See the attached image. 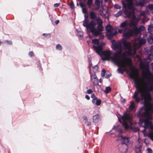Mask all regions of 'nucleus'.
<instances>
[{"instance_id": "obj_13", "label": "nucleus", "mask_w": 153, "mask_h": 153, "mask_svg": "<svg viewBox=\"0 0 153 153\" xmlns=\"http://www.w3.org/2000/svg\"><path fill=\"white\" fill-rule=\"evenodd\" d=\"M102 2L100 0H95V4L97 5V7L95 8L96 10H98L100 7V4H102Z\"/></svg>"}, {"instance_id": "obj_36", "label": "nucleus", "mask_w": 153, "mask_h": 153, "mask_svg": "<svg viewBox=\"0 0 153 153\" xmlns=\"http://www.w3.org/2000/svg\"><path fill=\"white\" fill-rule=\"evenodd\" d=\"M28 55L30 56L31 57H32V56H33L34 53L33 52L30 51L29 52Z\"/></svg>"}, {"instance_id": "obj_10", "label": "nucleus", "mask_w": 153, "mask_h": 153, "mask_svg": "<svg viewBox=\"0 0 153 153\" xmlns=\"http://www.w3.org/2000/svg\"><path fill=\"white\" fill-rule=\"evenodd\" d=\"M92 42L94 45L93 46V48L94 46H100V45H101V46L103 48V46L105 45V43L104 42H102V43L99 44V40L97 39H93L92 41Z\"/></svg>"}, {"instance_id": "obj_48", "label": "nucleus", "mask_w": 153, "mask_h": 153, "mask_svg": "<svg viewBox=\"0 0 153 153\" xmlns=\"http://www.w3.org/2000/svg\"><path fill=\"white\" fill-rule=\"evenodd\" d=\"M103 37H104V36L103 35H101L100 36V38L101 39H103Z\"/></svg>"}, {"instance_id": "obj_3", "label": "nucleus", "mask_w": 153, "mask_h": 153, "mask_svg": "<svg viewBox=\"0 0 153 153\" xmlns=\"http://www.w3.org/2000/svg\"><path fill=\"white\" fill-rule=\"evenodd\" d=\"M122 4L123 5L122 9L124 14L127 17H131V18L130 22L126 20L120 24V27L121 29L119 30L118 32L121 33L123 32V36L128 39L132 36V29H130L128 26L133 27L137 20L134 21L135 16L134 11L135 9L133 7L131 0H124L123 1Z\"/></svg>"}, {"instance_id": "obj_37", "label": "nucleus", "mask_w": 153, "mask_h": 153, "mask_svg": "<svg viewBox=\"0 0 153 153\" xmlns=\"http://www.w3.org/2000/svg\"><path fill=\"white\" fill-rule=\"evenodd\" d=\"M92 92V91L91 89H88L87 91V93L88 94H90Z\"/></svg>"}, {"instance_id": "obj_55", "label": "nucleus", "mask_w": 153, "mask_h": 153, "mask_svg": "<svg viewBox=\"0 0 153 153\" xmlns=\"http://www.w3.org/2000/svg\"><path fill=\"white\" fill-rule=\"evenodd\" d=\"M105 8H107V7L105 6Z\"/></svg>"}, {"instance_id": "obj_19", "label": "nucleus", "mask_w": 153, "mask_h": 153, "mask_svg": "<svg viewBox=\"0 0 153 153\" xmlns=\"http://www.w3.org/2000/svg\"><path fill=\"white\" fill-rule=\"evenodd\" d=\"M83 120L84 122L88 126H89L91 125V123L90 121H88V119L86 117H83Z\"/></svg>"}, {"instance_id": "obj_6", "label": "nucleus", "mask_w": 153, "mask_h": 153, "mask_svg": "<svg viewBox=\"0 0 153 153\" xmlns=\"http://www.w3.org/2000/svg\"><path fill=\"white\" fill-rule=\"evenodd\" d=\"M113 128L117 130L120 133L118 137L119 138L118 140H120V142L122 144H126V145L129 146L130 145V139L129 137L123 136L120 134L122 132V130L120 126H114Z\"/></svg>"}, {"instance_id": "obj_20", "label": "nucleus", "mask_w": 153, "mask_h": 153, "mask_svg": "<svg viewBox=\"0 0 153 153\" xmlns=\"http://www.w3.org/2000/svg\"><path fill=\"white\" fill-rule=\"evenodd\" d=\"M85 1L87 2L88 7L91 8L92 5V0H84Z\"/></svg>"}, {"instance_id": "obj_30", "label": "nucleus", "mask_w": 153, "mask_h": 153, "mask_svg": "<svg viewBox=\"0 0 153 153\" xmlns=\"http://www.w3.org/2000/svg\"><path fill=\"white\" fill-rule=\"evenodd\" d=\"M105 69H103L102 70V73H101V76L102 77H104L105 76Z\"/></svg>"}, {"instance_id": "obj_16", "label": "nucleus", "mask_w": 153, "mask_h": 153, "mask_svg": "<svg viewBox=\"0 0 153 153\" xmlns=\"http://www.w3.org/2000/svg\"><path fill=\"white\" fill-rule=\"evenodd\" d=\"M99 119V116L98 115H96L93 116V122L94 123H97Z\"/></svg>"}, {"instance_id": "obj_18", "label": "nucleus", "mask_w": 153, "mask_h": 153, "mask_svg": "<svg viewBox=\"0 0 153 153\" xmlns=\"http://www.w3.org/2000/svg\"><path fill=\"white\" fill-rule=\"evenodd\" d=\"M135 108V105L134 102L133 101H131L130 102V105L129 107V109L130 111H132Z\"/></svg>"}, {"instance_id": "obj_56", "label": "nucleus", "mask_w": 153, "mask_h": 153, "mask_svg": "<svg viewBox=\"0 0 153 153\" xmlns=\"http://www.w3.org/2000/svg\"><path fill=\"white\" fill-rule=\"evenodd\" d=\"M88 44H89V42L88 41Z\"/></svg>"}, {"instance_id": "obj_33", "label": "nucleus", "mask_w": 153, "mask_h": 153, "mask_svg": "<svg viewBox=\"0 0 153 153\" xmlns=\"http://www.w3.org/2000/svg\"><path fill=\"white\" fill-rule=\"evenodd\" d=\"M136 153H141L140 150V148H137L135 149Z\"/></svg>"}, {"instance_id": "obj_9", "label": "nucleus", "mask_w": 153, "mask_h": 153, "mask_svg": "<svg viewBox=\"0 0 153 153\" xmlns=\"http://www.w3.org/2000/svg\"><path fill=\"white\" fill-rule=\"evenodd\" d=\"M91 82L94 85H98V81L95 74H93L91 75Z\"/></svg>"}, {"instance_id": "obj_1", "label": "nucleus", "mask_w": 153, "mask_h": 153, "mask_svg": "<svg viewBox=\"0 0 153 153\" xmlns=\"http://www.w3.org/2000/svg\"><path fill=\"white\" fill-rule=\"evenodd\" d=\"M140 67L142 70L143 77H139L138 70L134 67H131L130 76L133 79L135 85L137 90L134 92L133 98L136 101L139 102L142 100L144 107L142 108L138 113L140 118L139 123L140 126L144 123V129L142 132L145 136H146L145 132L146 128L153 129V126L151 120L152 119L150 110L152 108L151 104V96L149 92L153 90V75L150 72L148 67L144 63L140 61Z\"/></svg>"}, {"instance_id": "obj_38", "label": "nucleus", "mask_w": 153, "mask_h": 153, "mask_svg": "<svg viewBox=\"0 0 153 153\" xmlns=\"http://www.w3.org/2000/svg\"><path fill=\"white\" fill-rule=\"evenodd\" d=\"M148 20V19L146 17L144 18L142 20V22L144 23H145V21H147Z\"/></svg>"}, {"instance_id": "obj_23", "label": "nucleus", "mask_w": 153, "mask_h": 153, "mask_svg": "<svg viewBox=\"0 0 153 153\" xmlns=\"http://www.w3.org/2000/svg\"><path fill=\"white\" fill-rule=\"evenodd\" d=\"M93 71L94 72V74H95V73H97V72L98 71V67L97 65H95V66L93 68Z\"/></svg>"}, {"instance_id": "obj_31", "label": "nucleus", "mask_w": 153, "mask_h": 153, "mask_svg": "<svg viewBox=\"0 0 153 153\" xmlns=\"http://www.w3.org/2000/svg\"><path fill=\"white\" fill-rule=\"evenodd\" d=\"M148 58L152 60H153V54H150L148 56Z\"/></svg>"}, {"instance_id": "obj_7", "label": "nucleus", "mask_w": 153, "mask_h": 153, "mask_svg": "<svg viewBox=\"0 0 153 153\" xmlns=\"http://www.w3.org/2000/svg\"><path fill=\"white\" fill-rule=\"evenodd\" d=\"M140 19V17H137L135 16L134 21L137 20V22L135 25L134 26L133 28L132 29V36L136 35L139 34L141 31H143L145 29V27L143 26H141L138 28L137 26Z\"/></svg>"}, {"instance_id": "obj_26", "label": "nucleus", "mask_w": 153, "mask_h": 153, "mask_svg": "<svg viewBox=\"0 0 153 153\" xmlns=\"http://www.w3.org/2000/svg\"><path fill=\"white\" fill-rule=\"evenodd\" d=\"M123 12L122 10H120L117 13L114 15V16L117 17L120 16L122 13Z\"/></svg>"}, {"instance_id": "obj_25", "label": "nucleus", "mask_w": 153, "mask_h": 153, "mask_svg": "<svg viewBox=\"0 0 153 153\" xmlns=\"http://www.w3.org/2000/svg\"><path fill=\"white\" fill-rule=\"evenodd\" d=\"M148 137H149L150 139L153 141V132H150L147 134Z\"/></svg>"}, {"instance_id": "obj_51", "label": "nucleus", "mask_w": 153, "mask_h": 153, "mask_svg": "<svg viewBox=\"0 0 153 153\" xmlns=\"http://www.w3.org/2000/svg\"><path fill=\"white\" fill-rule=\"evenodd\" d=\"M110 75H109L108 76V77H107V76H106V78H108V77H110Z\"/></svg>"}, {"instance_id": "obj_39", "label": "nucleus", "mask_w": 153, "mask_h": 153, "mask_svg": "<svg viewBox=\"0 0 153 153\" xmlns=\"http://www.w3.org/2000/svg\"><path fill=\"white\" fill-rule=\"evenodd\" d=\"M60 4L59 3H55L54 4V7H57L59 6Z\"/></svg>"}, {"instance_id": "obj_47", "label": "nucleus", "mask_w": 153, "mask_h": 153, "mask_svg": "<svg viewBox=\"0 0 153 153\" xmlns=\"http://www.w3.org/2000/svg\"><path fill=\"white\" fill-rule=\"evenodd\" d=\"M59 22V21L58 20H56L55 21V23L56 24H58Z\"/></svg>"}, {"instance_id": "obj_53", "label": "nucleus", "mask_w": 153, "mask_h": 153, "mask_svg": "<svg viewBox=\"0 0 153 153\" xmlns=\"http://www.w3.org/2000/svg\"><path fill=\"white\" fill-rule=\"evenodd\" d=\"M45 34H46L45 33H43L42 35L43 36H45Z\"/></svg>"}, {"instance_id": "obj_54", "label": "nucleus", "mask_w": 153, "mask_h": 153, "mask_svg": "<svg viewBox=\"0 0 153 153\" xmlns=\"http://www.w3.org/2000/svg\"><path fill=\"white\" fill-rule=\"evenodd\" d=\"M105 1H107V0H105Z\"/></svg>"}, {"instance_id": "obj_50", "label": "nucleus", "mask_w": 153, "mask_h": 153, "mask_svg": "<svg viewBox=\"0 0 153 153\" xmlns=\"http://www.w3.org/2000/svg\"><path fill=\"white\" fill-rule=\"evenodd\" d=\"M137 57H138V59H140V56H137Z\"/></svg>"}, {"instance_id": "obj_24", "label": "nucleus", "mask_w": 153, "mask_h": 153, "mask_svg": "<svg viewBox=\"0 0 153 153\" xmlns=\"http://www.w3.org/2000/svg\"><path fill=\"white\" fill-rule=\"evenodd\" d=\"M111 90V88L110 87H107L105 88V89L104 91V92L106 94L108 93Z\"/></svg>"}, {"instance_id": "obj_42", "label": "nucleus", "mask_w": 153, "mask_h": 153, "mask_svg": "<svg viewBox=\"0 0 153 153\" xmlns=\"http://www.w3.org/2000/svg\"><path fill=\"white\" fill-rule=\"evenodd\" d=\"M91 97L93 99H94L95 98H97L96 97L95 95L94 94L91 95Z\"/></svg>"}, {"instance_id": "obj_40", "label": "nucleus", "mask_w": 153, "mask_h": 153, "mask_svg": "<svg viewBox=\"0 0 153 153\" xmlns=\"http://www.w3.org/2000/svg\"><path fill=\"white\" fill-rule=\"evenodd\" d=\"M147 151L148 153H152V151L150 148H148L147 149Z\"/></svg>"}, {"instance_id": "obj_29", "label": "nucleus", "mask_w": 153, "mask_h": 153, "mask_svg": "<svg viewBox=\"0 0 153 153\" xmlns=\"http://www.w3.org/2000/svg\"><path fill=\"white\" fill-rule=\"evenodd\" d=\"M147 13H148L147 12L141 11L140 13V15L141 16H144Z\"/></svg>"}, {"instance_id": "obj_43", "label": "nucleus", "mask_w": 153, "mask_h": 153, "mask_svg": "<svg viewBox=\"0 0 153 153\" xmlns=\"http://www.w3.org/2000/svg\"><path fill=\"white\" fill-rule=\"evenodd\" d=\"M150 51L152 52H153V45H152L150 49Z\"/></svg>"}, {"instance_id": "obj_28", "label": "nucleus", "mask_w": 153, "mask_h": 153, "mask_svg": "<svg viewBox=\"0 0 153 153\" xmlns=\"http://www.w3.org/2000/svg\"><path fill=\"white\" fill-rule=\"evenodd\" d=\"M114 7L115 8L118 9H120L121 8L120 5L117 4H116L114 5Z\"/></svg>"}, {"instance_id": "obj_15", "label": "nucleus", "mask_w": 153, "mask_h": 153, "mask_svg": "<svg viewBox=\"0 0 153 153\" xmlns=\"http://www.w3.org/2000/svg\"><path fill=\"white\" fill-rule=\"evenodd\" d=\"M103 10H100V15L102 16L103 17L105 18H106L108 17V13L107 10H106V14H104L103 13Z\"/></svg>"}, {"instance_id": "obj_21", "label": "nucleus", "mask_w": 153, "mask_h": 153, "mask_svg": "<svg viewBox=\"0 0 153 153\" xmlns=\"http://www.w3.org/2000/svg\"><path fill=\"white\" fill-rule=\"evenodd\" d=\"M148 41L149 43L152 44L153 43V37L151 36H149L148 38Z\"/></svg>"}, {"instance_id": "obj_46", "label": "nucleus", "mask_w": 153, "mask_h": 153, "mask_svg": "<svg viewBox=\"0 0 153 153\" xmlns=\"http://www.w3.org/2000/svg\"><path fill=\"white\" fill-rule=\"evenodd\" d=\"M89 68L91 67V65H92V63L91 62H89Z\"/></svg>"}, {"instance_id": "obj_12", "label": "nucleus", "mask_w": 153, "mask_h": 153, "mask_svg": "<svg viewBox=\"0 0 153 153\" xmlns=\"http://www.w3.org/2000/svg\"><path fill=\"white\" fill-rule=\"evenodd\" d=\"M92 102L94 104L99 106L101 104V102L100 100L97 98H95L94 99H93Z\"/></svg>"}, {"instance_id": "obj_44", "label": "nucleus", "mask_w": 153, "mask_h": 153, "mask_svg": "<svg viewBox=\"0 0 153 153\" xmlns=\"http://www.w3.org/2000/svg\"><path fill=\"white\" fill-rule=\"evenodd\" d=\"M85 97L88 100H89L90 99V97L88 95H86L85 96Z\"/></svg>"}, {"instance_id": "obj_34", "label": "nucleus", "mask_w": 153, "mask_h": 153, "mask_svg": "<svg viewBox=\"0 0 153 153\" xmlns=\"http://www.w3.org/2000/svg\"><path fill=\"white\" fill-rule=\"evenodd\" d=\"M149 8L151 10H153V4H150L148 5Z\"/></svg>"}, {"instance_id": "obj_27", "label": "nucleus", "mask_w": 153, "mask_h": 153, "mask_svg": "<svg viewBox=\"0 0 153 153\" xmlns=\"http://www.w3.org/2000/svg\"><path fill=\"white\" fill-rule=\"evenodd\" d=\"M148 30L149 32H151L153 30V26L152 25H149L148 26Z\"/></svg>"}, {"instance_id": "obj_17", "label": "nucleus", "mask_w": 153, "mask_h": 153, "mask_svg": "<svg viewBox=\"0 0 153 153\" xmlns=\"http://www.w3.org/2000/svg\"><path fill=\"white\" fill-rule=\"evenodd\" d=\"M80 6L82 8V10L83 13L85 14H86L87 11L86 8L85 7V5L84 4L82 3H80Z\"/></svg>"}, {"instance_id": "obj_14", "label": "nucleus", "mask_w": 153, "mask_h": 153, "mask_svg": "<svg viewBox=\"0 0 153 153\" xmlns=\"http://www.w3.org/2000/svg\"><path fill=\"white\" fill-rule=\"evenodd\" d=\"M90 16L91 19H95L96 21V18L98 17H97L96 14L93 11H91L90 12Z\"/></svg>"}, {"instance_id": "obj_2", "label": "nucleus", "mask_w": 153, "mask_h": 153, "mask_svg": "<svg viewBox=\"0 0 153 153\" xmlns=\"http://www.w3.org/2000/svg\"><path fill=\"white\" fill-rule=\"evenodd\" d=\"M146 42L144 39H135L133 42V48L131 47L130 43L124 42L123 47L127 51L122 53V47L120 42H116L114 41H112V48L117 51L114 53L111 56L112 52L107 50L102 51L103 48L101 45L98 46H94V48L96 53L101 56L103 60H111L118 66L123 68V69L120 68L118 69V72L123 74L124 71L127 70V67H129L131 70L132 65L131 61L130 59L127 57L128 55L132 56L136 53V50L141 45Z\"/></svg>"}, {"instance_id": "obj_35", "label": "nucleus", "mask_w": 153, "mask_h": 153, "mask_svg": "<svg viewBox=\"0 0 153 153\" xmlns=\"http://www.w3.org/2000/svg\"><path fill=\"white\" fill-rule=\"evenodd\" d=\"M78 35L80 36H82L83 35V33L82 32V31H79L78 32Z\"/></svg>"}, {"instance_id": "obj_45", "label": "nucleus", "mask_w": 153, "mask_h": 153, "mask_svg": "<svg viewBox=\"0 0 153 153\" xmlns=\"http://www.w3.org/2000/svg\"><path fill=\"white\" fill-rule=\"evenodd\" d=\"M153 112V105L152 106V108L150 110V113L151 114V113Z\"/></svg>"}, {"instance_id": "obj_8", "label": "nucleus", "mask_w": 153, "mask_h": 153, "mask_svg": "<svg viewBox=\"0 0 153 153\" xmlns=\"http://www.w3.org/2000/svg\"><path fill=\"white\" fill-rule=\"evenodd\" d=\"M107 31V35L109 39H111L112 37L115 36L117 34V32L115 31L111 27L110 25H108L106 27Z\"/></svg>"}, {"instance_id": "obj_4", "label": "nucleus", "mask_w": 153, "mask_h": 153, "mask_svg": "<svg viewBox=\"0 0 153 153\" xmlns=\"http://www.w3.org/2000/svg\"><path fill=\"white\" fill-rule=\"evenodd\" d=\"M83 21V25L86 28L87 32L91 33L95 36H97L101 34V32L104 30V27L102 25L103 21L100 17L96 18V22L97 25V24L94 21H91L89 22L88 20L85 18Z\"/></svg>"}, {"instance_id": "obj_22", "label": "nucleus", "mask_w": 153, "mask_h": 153, "mask_svg": "<svg viewBox=\"0 0 153 153\" xmlns=\"http://www.w3.org/2000/svg\"><path fill=\"white\" fill-rule=\"evenodd\" d=\"M56 49L57 50L61 51L62 49V47L59 44H58L56 46Z\"/></svg>"}, {"instance_id": "obj_5", "label": "nucleus", "mask_w": 153, "mask_h": 153, "mask_svg": "<svg viewBox=\"0 0 153 153\" xmlns=\"http://www.w3.org/2000/svg\"><path fill=\"white\" fill-rule=\"evenodd\" d=\"M119 121L120 123L122 122L120 119L118 118ZM122 124L124 126L126 129H128L131 127L132 124L131 120L132 119V116L127 112L124 114V115L122 117Z\"/></svg>"}, {"instance_id": "obj_41", "label": "nucleus", "mask_w": 153, "mask_h": 153, "mask_svg": "<svg viewBox=\"0 0 153 153\" xmlns=\"http://www.w3.org/2000/svg\"><path fill=\"white\" fill-rule=\"evenodd\" d=\"M70 7L72 8V9H73L74 8V4H73V3H71L70 4Z\"/></svg>"}, {"instance_id": "obj_49", "label": "nucleus", "mask_w": 153, "mask_h": 153, "mask_svg": "<svg viewBox=\"0 0 153 153\" xmlns=\"http://www.w3.org/2000/svg\"><path fill=\"white\" fill-rule=\"evenodd\" d=\"M99 81L100 82H102V79H100L99 80Z\"/></svg>"}, {"instance_id": "obj_32", "label": "nucleus", "mask_w": 153, "mask_h": 153, "mask_svg": "<svg viewBox=\"0 0 153 153\" xmlns=\"http://www.w3.org/2000/svg\"><path fill=\"white\" fill-rule=\"evenodd\" d=\"M4 43L8 45H11L12 42L11 41L8 40H6L4 42Z\"/></svg>"}, {"instance_id": "obj_11", "label": "nucleus", "mask_w": 153, "mask_h": 153, "mask_svg": "<svg viewBox=\"0 0 153 153\" xmlns=\"http://www.w3.org/2000/svg\"><path fill=\"white\" fill-rule=\"evenodd\" d=\"M128 146L126 144H122L120 148V151L124 153H126Z\"/></svg>"}, {"instance_id": "obj_52", "label": "nucleus", "mask_w": 153, "mask_h": 153, "mask_svg": "<svg viewBox=\"0 0 153 153\" xmlns=\"http://www.w3.org/2000/svg\"><path fill=\"white\" fill-rule=\"evenodd\" d=\"M139 130V128H137V131Z\"/></svg>"}]
</instances>
